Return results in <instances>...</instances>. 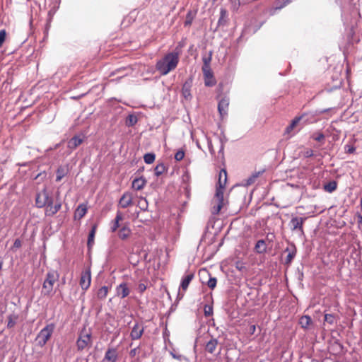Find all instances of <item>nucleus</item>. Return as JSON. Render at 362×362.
Here are the masks:
<instances>
[{
  "label": "nucleus",
  "mask_w": 362,
  "mask_h": 362,
  "mask_svg": "<svg viewBox=\"0 0 362 362\" xmlns=\"http://www.w3.org/2000/svg\"><path fill=\"white\" fill-rule=\"evenodd\" d=\"M212 51H209L208 54H204L202 57L203 66H210V63L212 59Z\"/></svg>",
  "instance_id": "nucleus-36"
},
{
  "label": "nucleus",
  "mask_w": 362,
  "mask_h": 362,
  "mask_svg": "<svg viewBox=\"0 0 362 362\" xmlns=\"http://www.w3.org/2000/svg\"><path fill=\"white\" fill-rule=\"evenodd\" d=\"M265 170L262 169L261 170L253 173L246 180V185H250L253 184L257 177H259L261 175L264 173Z\"/></svg>",
  "instance_id": "nucleus-25"
},
{
  "label": "nucleus",
  "mask_w": 362,
  "mask_h": 362,
  "mask_svg": "<svg viewBox=\"0 0 362 362\" xmlns=\"http://www.w3.org/2000/svg\"><path fill=\"white\" fill-rule=\"evenodd\" d=\"M223 204L224 203L222 202H216V204H215L211 208V214L217 215L223 206Z\"/></svg>",
  "instance_id": "nucleus-40"
},
{
  "label": "nucleus",
  "mask_w": 362,
  "mask_h": 362,
  "mask_svg": "<svg viewBox=\"0 0 362 362\" xmlns=\"http://www.w3.org/2000/svg\"><path fill=\"white\" fill-rule=\"evenodd\" d=\"M358 223L362 227V216L361 215H358Z\"/></svg>",
  "instance_id": "nucleus-60"
},
{
  "label": "nucleus",
  "mask_w": 362,
  "mask_h": 362,
  "mask_svg": "<svg viewBox=\"0 0 362 362\" xmlns=\"http://www.w3.org/2000/svg\"><path fill=\"white\" fill-rule=\"evenodd\" d=\"M311 139H313V140L315 141H317L318 142H320L322 144H324L325 143V136L323 133L322 132H314L311 136H310Z\"/></svg>",
  "instance_id": "nucleus-33"
},
{
  "label": "nucleus",
  "mask_w": 362,
  "mask_h": 362,
  "mask_svg": "<svg viewBox=\"0 0 362 362\" xmlns=\"http://www.w3.org/2000/svg\"><path fill=\"white\" fill-rule=\"evenodd\" d=\"M255 329H256L255 325H252V326L250 327V329H251V331H252V333L255 331Z\"/></svg>",
  "instance_id": "nucleus-61"
},
{
  "label": "nucleus",
  "mask_w": 362,
  "mask_h": 362,
  "mask_svg": "<svg viewBox=\"0 0 362 362\" xmlns=\"http://www.w3.org/2000/svg\"><path fill=\"white\" fill-rule=\"evenodd\" d=\"M133 196L131 192H124L119 201V206L125 209L132 204Z\"/></svg>",
  "instance_id": "nucleus-13"
},
{
  "label": "nucleus",
  "mask_w": 362,
  "mask_h": 362,
  "mask_svg": "<svg viewBox=\"0 0 362 362\" xmlns=\"http://www.w3.org/2000/svg\"><path fill=\"white\" fill-rule=\"evenodd\" d=\"M21 245H22V243H21V240L16 239L14 241L13 247V248H20L21 247Z\"/></svg>",
  "instance_id": "nucleus-53"
},
{
  "label": "nucleus",
  "mask_w": 362,
  "mask_h": 362,
  "mask_svg": "<svg viewBox=\"0 0 362 362\" xmlns=\"http://www.w3.org/2000/svg\"><path fill=\"white\" fill-rule=\"evenodd\" d=\"M223 150H224V144L221 142L220 149L218 151V154H221V157H223Z\"/></svg>",
  "instance_id": "nucleus-58"
},
{
  "label": "nucleus",
  "mask_w": 362,
  "mask_h": 362,
  "mask_svg": "<svg viewBox=\"0 0 362 362\" xmlns=\"http://www.w3.org/2000/svg\"><path fill=\"white\" fill-rule=\"evenodd\" d=\"M35 206L37 208L45 207V214L46 216H53L61 209L62 203L60 201H57L54 204L53 197L45 187L36 194Z\"/></svg>",
  "instance_id": "nucleus-1"
},
{
  "label": "nucleus",
  "mask_w": 362,
  "mask_h": 362,
  "mask_svg": "<svg viewBox=\"0 0 362 362\" xmlns=\"http://www.w3.org/2000/svg\"><path fill=\"white\" fill-rule=\"evenodd\" d=\"M156 155L153 153H147L144 156V162L146 164H151L154 162Z\"/></svg>",
  "instance_id": "nucleus-41"
},
{
  "label": "nucleus",
  "mask_w": 362,
  "mask_h": 362,
  "mask_svg": "<svg viewBox=\"0 0 362 362\" xmlns=\"http://www.w3.org/2000/svg\"><path fill=\"white\" fill-rule=\"evenodd\" d=\"M312 323L313 320L309 315H303L299 320V324L304 329H308Z\"/></svg>",
  "instance_id": "nucleus-19"
},
{
  "label": "nucleus",
  "mask_w": 362,
  "mask_h": 362,
  "mask_svg": "<svg viewBox=\"0 0 362 362\" xmlns=\"http://www.w3.org/2000/svg\"><path fill=\"white\" fill-rule=\"evenodd\" d=\"M96 229H97V226L93 225L92 226L91 230L89 232L88 237V242H87V245H88V248H90L94 243V238H95V235L96 233Z\"/></svg>",
  "instance_id": "nucleus-28"
},
{
  "label": "nucleus",
  "mask_w": 362,
  "mask_h": 362,
  "mask_svg": "<svg viewBox=\"0 0 362 362\" xmlns=\"http://www.w3.org/2000/svg\"><path fill=\"white\" fill-rule=\"evenodd\" d=\"M235 267L238 271L241 272H245L246 271L245 264L242 261L235 262Z\"/></svg>",
  "instance_id": "nucleus-42"
},
{
  "label": "nucleus",
  "mask_w": 362,
  "mask_h": 362,
  "mask_svg": "<svg viewBox=\"0 0 362 362\" xmlns=\"http://www.w3.org/2000/svg\"><path fill=\"white\" fill-rule=\"evenodd\" d=\"M148 202L146 200V199L144 198V197H141L139 201H138V203H137V206L139 207V209L141 210V211H146L148 209Z\"/></svg>",
  "instance_id": "nucleus-37"
},
{
  "label": "nucleus",
  "mask_w": 362,
  "mask_h": 362,
  "mask_svg": "<svg viewBox=\"0 0 362 362\" xmlns=\"http://www.w3.org/2000/svg\"><path fill=\"white\" fill-rule=\"evenodd\" d=\"M144 332V327L139 323H135L130 332L132 340H137L141 337Z\"/></svg>",
  "instance_id": "nucleus-9"
},
{
  "label": "nucleus",
  "mask_w": 362,
  "mask_h": 362,
  "mask_svg": "<svg viewBox=\"0 0 362 362\" xmlns=\"http://www.w3.org/2000/svg\"><path fill=\"white\" fill-rule=\"evenodd\" d=\"M227 181V172L225 169H221L218 175V180L216 186L225 187Z\"/></svg>",
  "instance_id": "nucleus-22"
},
{
  "label": "nucleus",
  "mask_w": 362,
  "mask_h": 362,
  "mask_svg": "<svg viewBox=\"0 0 362 362\" xmlns=\"http://www.w3.org/2000/svg\"><path fill=\"white\" fill-rule=\"evenodd\" d=\"M267 243H266V240L264 239H261L257 241L255 247L254 251L257 254H264L267 250Z\"/></svg>",
  "instance_id": "nucleus-15"
},
{
  "label": "nucleus",
  "mask_w": 362,
  "mask_h": 362,
  "mask_svg": "<svg viewBox=\"0 0 362 362\" xmlns=\"http://www.w3.org/2000/svg\"><path fill=\"white\" fill-rule=\"evenodd\" d=\"M193 278H194V274H189L182 279L181 284H180V288L184 291H185L187 289L189 284L191 282V281L193 279Z\"/></svg>",
  "instance_id": "nucleus-21"
},
{
  "label": "nucleus",
  "mask_w": 362,
  "mask_h": 362,
  "mask_svg": "<svg viewBox=\"0 0 362 362\" xmlns=\"http://www.w3.org/2000/svg\"><path fill=\"white\" fill-rule=\"evenodd\" d=\"M54 327V325L51 323L47 325L43 329L40 330L35 339L39 346L43 347L46 344L47 341L51 337Z\"/></svg>",
  "instance_id": "nucleus-4"
},
{
  "label": "nucleus",
  "mask_w": 362,
  "mask_h": 362,
  "mask_svg": "<svg viewBox=\"0 0 362 362\" xmlns=\"http://www.w3.org/2000/svg\"><path fill=\"white\" fill-rule=\"evenodd\" d=\"M109 288L107 286H102L97 293V297L99 299H105L107 295Z\"/></svg>",
  "instance_id": "nucleus-34"
},
{
  "label": "nucleus",
  "mask_w": 362,
  "mask_h": 362,
  "mask_svg": "<svg viewBox=\"0 0 362 362\" xmlns=\"http://www.w3.org/2000/svg\"><path fill=\"white\" fill-rule=\"evenodd\" d=\"M284 252H288L284 264L288 266L291 264L293 258L296 255V247L294 245H292L291 247H286L284 250Z\"/></svg>",
  "instance_id": "nucleus-14"
},
{
  "label": "nucleus",
  "mask_w": 362,
  "mask_h": 362,
  "mask_svg": "<svg viewBox=\"0 0 362 362\" xmlns=\"http://www.w3.org/2000/svg\"><path fill=\"white\" fill-rule=\"evenodd\" d=\"M6 35V33L5 30H0V47L2 46L4 42L5 41Z\"/></svg>",
  "instance_id": "nucleus-50"
},
{
  "label": "nucleus",
  "mask_w": 362,
  "mask_h": 362,
  "mask_svg": "<svg viewBox=\"0 0 362 362\" xmlns=\"http://www.w3.org/2000/svg\"><path fill=\"white\" fill-rule=\"evenodd\" d=\"M192 86V78H189L184 83L182 88V95L187 100H190L192 98L191 94V88Z\"/></svg>",
  "instance_id": "nucleus-10"
},
{
  "label": "nucleus",
  "mask_w": 362,
  "mask_h": 362,
  "mask_svg": "<svg viewBox=\"0 0 362 362\" xmlns=\"http://www.w3.org/2000/svg\"><path fill=\"white\" fill-rule=\"evenodd\" d=\"M217 279L215 277L210 276L209 279L207 281V286L209 288L214 289L216 286Z\"/></svg>",
  "instance_id": "nucleus-44"
},
{
  "label": "nucleus",
  "mask_w": 362,
  "mask_h": 362,
  "mask_svg": "<svg viewBox=\"0 0 362 362\" xmlns=\"http://www.w3.org/2000/svg\"><path fill=\"white\" fill-rule=\"evenodd\" d=\"M292 1L293 0H276L275 7L273 8V12H272V14H274L275 11L280 10V9L284 8L288 4L291 3Z\"/></svg>",
  "instance_id": "nucleus-24"
},
{
  "label": "nucleus",
  "mask_w": 362,
  "mask_h": 362,
  "mask_svg": "<svg viewBox=\"0 0 362 362\" xmlns=\"http://www.w3.org/2000/svg\"><path fill=\"white\" fill-rule=\"evenodd\" d=\"M138 122L137 117L134 115H129L126 119V125L128 127H133Z\"/></svg>",
  "instance_id": "nucleus-35"
},
{
  "label": "nucleus",
  "mask_w": 362,
  "mask_h": 362,
  "mask_svg": "<svg viewBox=\"0 0 362 362\" xmlns=\"http://www.w3.org/2000/svg\"><path fill=\"white\" fill-rule=\"evenodd\" d=\"M337 316L333 314L326 313L325 314V322L329 325H336L337 322Z\"/></svg>",
  "instance_id": "nucleus-29"
},
{
  "label": "nucleus",
  "mask_w": 362,
  "mask_h": 362,
  "mask_svg": "<svg viewBox=\"0 0 362 362\" xmlns=\"http://www.w3.org/2000/svg\"><path fill=\"white\" fill-rule=\"evenodd\" d=\"M146 183V180L143 177L135 178L132 182V188L136 190H141L145 186Z\"/></svg>",
  "instance_id": "nucleus-18"
},
{
  "label": "nucleus",
  "mask_w": 362,
  "mask_h": 362,
  "mask_svg": "<svg viewBox=\"0 0 362 362\" xmlns=\"http://www.w3.org/2000/svg\"><path fill=\"white\" fill-rule=\"evenodd\" d=\"M138 262H139V260H136V262L134 263V265H136Z\"/></svg>",
  "instance_id": "nucleus-63"
},
{
  "label": "nucleus",
  "mask_w": 362,
  "mask_h": 362,
  "mask_svg": "<svg viewBox=\"0 0 362 362\" xmlns=\"http://www.w3.org/2000/svg\"><path fill=\"white\" fill-rule=\"evenodd\" d=\"M306 219V217H293L289 222L291 230L293 231L299 230L303 233V225Z\"/></svg>",
  "instance_id": "nucleus-7"
},
{
  "label": "nucleus",
  "mask_w": 362,
  "mask_h": 362,
  "mask_svg": "<svg viewBox=\"0 0 362 362\" xmlns=\"http://www.w3.org/2000/svg\"><path fill=\"white\" fill-rule=\"evenodd\" d=\"M337 182L335 181H331L325 185L324 189L328 192H332L337 189Z\"/></svg>",
  "instance_id": "nucleus-39"
},
{
  "label": "nucleus",
  "mask_w": 362,
  "mask_h": 362,
  "mask_svg": "<svg viewBox=\"0 0 362 362\" xmlns=\"http://www.w3.org/2000/svg\"><path fill=\"white\" fill-rule=\"evenodd\" d=\"M138 291L140 292V293H143L146 291V284H143V283H140L139 285H138V288H137Z\"/></svg>",
  "instance_id": "nucleus-52"
},
{
  "label": "nucleus",
  "mask_w": 362,
  "mask_h": 362,
  "mask_svg": "<svg viewBox=\"0 0 362 362\" xmlns=\"http://www.w3.org/2000/svg\"><path fill=\"white\" fill-rule=\"evenodd\" d=\"M117 359V354L115 349H108L105 354L103 361L116 362Z\"/></svg>",
  "instance_id": "nucleus-17"
},
{
  "label": "nucleus",
  "mask_w": 362,
  "mask_h": 362,
  "mask_svg": "<svg viewBox=\"0 0 362 362\" xmlns=\"http://www.w3.org/2000/svg\"><path fill=\"white\" fill-rule=\"evenodd\" d=\"M207 145H208V148H209V151L211 155L212 156H215V150L214 148L212 141L210 139H207Z\"/></svg>",
  "instance_id": "nucleus-48"
},
{
  "label": "nucleus",
  "mask_w": 362,
  "mask_h": 362,
  "mask_svg": "<svg viewBox=\"0 0 362 362\" xmlns=\"http://www.w3.org/2000/svg\"><path fill=\"white\" fill-rule=\"evenodd\" d=\"M91 282V274L90 269L86 270L81 273L80 279V286L83 290H87Z\"/></svg>",
  "instance_id": "nucleus-8"
},
{
  "label": "nucleus",
  "mask_w": 362,
  "mask_h": 362,
  "mask_svg": "<svg viewBox=\"0 0 362 362\" xmlns=\"http://www.w3.org/2000/svg\"><path fill=\"white\" fill-rule=\"evenodd\" d=\"M119 227V223L114 221L113 224H112V226H111V228H110L111 231L112 232H115Z\"/></svg>",
  "instance_id": "nucleus-54"
},
{
  "label": "nucleus",
  "mask_w": 362,
  "mask_h": 362,
  "mask_svg": "<svg viewBox=\"0 0 362 362\" xmlns=\"http://www.w3.org/2000/svg\"><path fill=\"white\" fill-rule=\"evenodd\" d=\"M87 212V207L85 204H80L75 211V218H82Z\"/></svg>",
  "instance_id": "nucleus-26"
},
{
  "label": "nucleus",
  "mask_w": 362,
  "mask_h": 362,
  "mask_svg": "<svg viewBox=\"0 0 362 362\" xmlns=\"http://www.w3.org/2000/svg\"><path fill=\"white\" fill-rule=\"evenodd\" d=\"M7 318H8L7 327L11 329V328H13L16 325L17 320L18 319V316L17 315L12 314V315H9Z\"/></svg>",
  "instance_id": "nucleus-31"
},
{
  "label": "nucleus",
  "mask_w": 362,
  "mask_h": 362,
  "mask_svg": "<svg viewBox=\"0 0 362 362\" xmlns=\"http://www.w3.org/2000/svg\"><path fill=\"white\" fill-rule=\"evenodd\" d=\"M204 313L206 317H209L213 315V307L210 305H205L204 308Z\"/></svg>",
  "instance_id": "nucleus-43"
},
{
  "label": "nucleus",
  "mask_w": 362,
  "mask_h": 362,
  "mask_svg": "<svg viewBox=\"0 0 362 362\" xmlns=\"http://www.w3.org/2000/svg\"><path fill=\"white\" fill-rule=\"evenodd\" d=\"M193 21V16L191 14V12H189L186 16V20L185 21V26H189Z\"/></svg>",
  "instance_id": "nucleus-46"
},
{
  "label": "nucleus",
  "mask_w": 362,
  "mask_h": 362,
  "mask_svg": "<svg viewBox=\"0 0 362 362\" xmlns=\"http://www.w3.org/2000/svg\"><path fill=\"white\" fill-rule=\"evenodd\" d=\"M274 238L275 235L273 233H269L267 234L264 240H266V243H267V245H269L274 242Z\"/></svg>",
  "instance_id": "nucleus-45"
},
{
  "label": "nucleus",
  "mask_w": 362,
  "mask_h": 362,
  "mask_svg": "<svg viewBox=\"0 0 362 362\" xmlns=\"http://www.w3.org/2000/svg\"><path fill=\"white\" fill-rule=\"evenodd\" d=\"M165 170H166L165 165L163 163H159L156 166V168L154 169L155 175L157 177H158V176L161 175Z\"/></svg>",
  "instance_id": "nucleus-38"
},
{
  "label": "nucleus",
  "mask_w": 362,
  "mask_h": 362,
  "mask_svg": "<svg viewBox=\"0 0 362 362\" xmlns=\"http://www.w3.org/2000/svg\"><path fill=\"white\" fill-rule=\"evenodd\" d=\"M130 233V229L127 227L124 226L119 230L118 235L119 238H121L122 240H124L129 236Z\"/></svg>",
  "instance_id": "nucleus-32"
},
{
  "label": "nucleus",
  "mask_w": 362,
  "mask_h": 362,
  "mask_svg": "<svg viewBox=\"0 0 362 362\" xmlns=\"http://www.w3.org/2000/svg\"><path fill=\"white\" fill-rule=\"evenodd\" d=\"M172 356H173V357L174 358L178 359L180 361H181L182 358L187 360V358L185 357H184V356H182L181 355L177 356V355H176L175 354H172Z\"/></svg>",
  "instance_id": "nucleus-57"
},
{
  "label": "nucleus",
  "mask_w": 362,
  "mask_h": 362,
  "mask_svg": "<svg viewBox=\"0 0 362 362\" xmlns=\"http://www.w3.org/2000/svg\"><path fill=\"white\" fill-rule=\"evenodd\" d=\"M229 105V98L227 97L223 98L218 105V110L221 117L227 115L228 109Z\"/></svg>",
  "instance_id": "nucleus-11"
},
{
  "label": "nucleus",
  "mask_w": 362,
  "mask_h": 362,
  "mask_svg": "<svg viewBox=\"0 0 362 362\" xmlns=\"http://www.w3.org/2000/svg\"><path fill=\"white\" fill-rule=\"evenodd\" d=\"M225 187L216 186L215 196L213 200L214 202H223V191Z\"/></svg>",
  "instance_id": "nucleus-27"
},
{
  "label": "nucleus",
  "mask_w": 362,
  "mask_h": 362,
  "mask_svg": "<svg viewBox=\"0 0 362 362\" xmlns=\"http://www.w3.org/2000/svg\"><path fill=\"white\" fill-rule=\"evenodd\" d=\"M68 173V170L64 167L60 166L58 168L56 172V181L59 182L62 179L66 176Z\"/></svg>",
  "instance_id": "nucleus-30"
},
{
  "label": "nucleus",
  "mask_w": 362,
  "mask_h": 362,
  "mask_svg": "<svg viewBox=\"0 0 362 362\" xmlns=\"http://www.w3.org/2000/svg\"><path fill=\"white\" fill-rule=\"evenodd\" d=\"M117 296L124 298L129 296L130 291L126 283H122L116 288Z\"/></svg>",
  "instance_id": "nucleus-16"
},
{
  "label": "nucleus",
  "mask_w": 362,
  "mask_h": 362,
  "mask_svg": "<svg viewBox=\"0 0 362 362\" xmlns=\"http://www.w3.org/2000/svg\"><path fill=\"white\" fill-rule=\"evenodd\" d=\"M139 349V346L132 349L129 352L130 356L134 357L137 354Z\"/></svg>",
  "instance_id": "nucleus-55"
},
{
  "label": "nucleus",
  "mask_w": 362,
  "mask_h": 362,
  "mask_svg": "<svg viewBox=\"0 0 362 362\" xmlns=\"http://www.w3.org/2000/svg\"><path fill=\"white\" fill-rule=\"evenodd\" d=\"M179 63V52H172L158 60L156 64V69L160 75H167L170 71L174 70Z\"/></svg>",
  "instance_id": "nucleus-2"
},
{
  "label": "nucleus",
  "mask_w": 362,
  "mask_h": 362,
  "mask_svg": "<svg viewBox=\"0 0 362 362\" xmlns=\"http://www.w3.org/2000/svg\"><path fill=\"white\" fill-rule=\"evenodd\" d=\"M92 345L91 334L81 332L76 340V347L78 351L90 347Z\"/></svg>",
  "instance_id": "nucleus-5"
},
{
  "label": "nucleus",
  "mask_w": 362,
  "mask_h": 362,
  "mask_svg": "<svg viewBox=\"0 0 362 362\" xmlns=\"http://www.w3.org/2000/svg\"><path fill=\"white\" fill-rule=\"evenodd\" d=\"M122 219V216L121 213L117 212V215H116V217H115V218L114 221H115V222H118V223H119V221H121Z\"/></svg>",
  "instance_id": "nucleus-56"
},
{
  "label": "nucleus",
  "mask_w": 362,
  "mask_h": 362,
  "mask_svg": "<svg viewBox=\"0 0 362 362\" xmlns=\"http://www.w3.org/2000/svg\"><path fill=\"white\" fill-rule=\"evenodd\" d=\"M326 111H327L326 110H324L321 111L320 112L323 113V112H325Z\"/></svg>",
  "instance_id": "nucleus-62"
},
{
  "label": "nucleus",
  "mask_w": 362,
  "mask_h": 362,
  "mask_svg": "<svg viewBox=\"0 0 362 362\" xmlns=\"http://www.w3.org/2000/svg\"><path fill=\"white\" fill-rule=\"evenodd\" d=\"M185 156V152L182 150H179L175 155V159L177 161H180Z\"/></svg>",
  "instance_id": "nucleus-47"
},
{
  "label": "nucleus",
  "mask_w": 362,
  "mask_h": 362,
  "mask_svg": "<svg viewBox=\"0 0 362 362\" xmlns=\"http://www.w3.org/2000/svg\"><path fill=\"white\" fill-rule=\"evenodd\" d=\"M202 71L206 79L205 86L209 87L213 86L215 84V81L211 80L213 78V72L211 71V66H202Z\"/></svg>",
  "instance_id": "nucleus-12"
},
{
  "label": "nucleus",
  "mask_w": 362,
  "mask_h": 362,
  "mask_svg": "<svg viewBox=\"0 0 362 362\" xmlns=\"http://www.w3.org/2000/svg\"><path fill=\"white\" fill-rule=\"evenodd\" d=\"M86 138V136L82 133L74 135L67 141V148L72 152L83 143Z\"/></svg>",
  "instance_id": "nucleus-6"
},
{
  "label": "nucleus",
  "mask_w": 362,
  "mask_h": 362,
  "mask_svg": "<svg viewBox=\"0 0 362 362\" xmlns=\"http://www.w3.org/2000/svg\"><path fill=\"white\" fill-rule=\"evenodd\" d=\"M221 16L220 19L218 20V23L219 24L221 23V21L223 16L226 14V11L224 10H221Z\"/></svg>",
  "instance_id": "nucleus-59"
},
{
  "label": "nucleus",
  "mask_w": 362,
  "mask_h": 362,
  "mask_svg": "<svg viewBox=\"0 0 362 362\" xmlns=\"http://www.w3.org/2000/svg\"><path fill=\"white\" fill-rule=\"evenodd\" d=\"M313 151L312 149L308 148L303 152V156L305 158H310L313 156Z\"/></svg>",
  "instance_id": "nucleus-51"
},
{
  "label": "nucleus",
  "mask_w": 362,
  "mask_h": 362,
  "mask_svg": "<svg viewBox=\"0 0 362 362\" xmlns=\"http://www.w3.org/2000/svg\"><path fill=\"white\" fill-rule=\"evenodd\" d=\"M59 278L57 271L50 270L46 274L45 279L42 284L41 293L44 296H52L53 295V287Z\"/></svg>",
  "instance_id": "nucleus-3"
},
{
  "label": "nucleus",
  "mask_w": 362,
  "mask_h": 362,
  "mask_svg": "<svg viewBox=\"0 0 362 362\" xmlns=\"http://www.w3.org/2000/svg\"><path fill=\"white\" fill-rule=\"evenodd\" d=\"M303 116L296 117L291 122V124L286 128L285 134H290L296 126L299 123V122L302 119Z\"/></svg>",
  "instance_id": "nucleus-23"
},
{
  "label": "nucleus",
  "mask_w": 362,
  "mask_h": 362,
  "mask_svg": "<svg viewBox=\"0 0 362 362\" xmlns=\"http://www.w3.org/2000/svg\"><path fill=\"white\" fill-rule=\"evenodd\" d=\"M218 345V340L215 338H211L206 344L205 350L208 353L213 354Z\"/></svg>",
  "instance_id": "nucleus-20"
},
{
  "label": "nucleus",
  "mask_w": 362,
  "mask_h": 362,
  "mask_svg": "<svg viewBox=\"0 0 362 362\" xmlns=\"http://www.w3.org/2000/svg\"><path fill=\"white\" fill-rule=\"evenodd\" d=\"M345 152L348 153H353L355 152L356 148L352 145H346L344 146Z\"/></svg>",
  "instance_id": "nucleus-49"
}]
</instances>
